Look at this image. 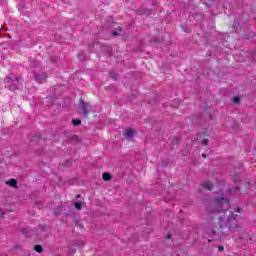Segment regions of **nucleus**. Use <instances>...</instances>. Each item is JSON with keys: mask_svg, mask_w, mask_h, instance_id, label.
<instances>
[{"mask_svg": "<svg viewBox=\"0 0 256 256\" xmlns=\"http://www.w3.org/2000/svg\"><path fill=\"white\" fill-rule=\"evenodd\" d=\"M78 113L80 117H82V119H89L90 115H92V117H97V115L95 114L97 113L95 107L89 104V102L82 101L78 108Z\"/></svg>", "mask_w": 256, "mask_h": 256, "instance_id": "nucleus-1", "label": "nucleus"}, {"mask_svg": "<svg viewBox=\"0 0 256 256\" xmlns=\"http://www.w3.org/2000/svg\"><path fill=\"white\" fill-rule=\"evenodd\" d=\"M212 205L215 207L214 211H217V213H227V211H229L231 208L229 200H225L224 197L215 198Z\"/></svg>", "mask_w": 256, "mask_h": 256, "instance_id": "nucleus-2", "label": "nucleus"}, {"mask_svg": "<svg viewBox=\"0 0 256 256\" xmlns=\"http://www.w3.org/2000/svg\"><path fill=\"white\" fill-rule=\"evenodd\" d=\"M135 135V130L133 128H129L124 132V137L126 139H131Z\"/></svg>", "mask_w": 256, "mask_h": 256, "instance_id": "nucleus-3", "label": "nucleus"}, {"mask_svg": "<svg viewBox=\"0 0 256 256\" xmlns=\"http://www.w3.org/2000/svg\"><path fill=\"white\" fill-rule=\"evenodd\" d=\"M202 187L207 189V191H213V184L210 181L202 183Z\"/></svg>", "mask_w": 256, "mask_h": 256, "instance_id": "nucleus-4", "label": "nucleus"}, {"mask_svg": "<svg viewBox=\"0 0 256 256\" xmlns=\"http://www.w3.org/2000/svg\"><path fill=\"white\" fill-rule=\"evenodd\" d=\"M6 185H10V187H17V180L12 178L10 181L6 182Z\"/></svg>", "mask_w": 256, "mask_h": 256, "instance_id": "nucleus-5", "label": "nucleus"}, {"mask_svg": "<svg viewBox=\"0 0 256 256\" xmlns=\"http://www.w3.org/2000/svg\"><path fill=\"white\" fill-rule=\"evenodd\" d=\"M102 179L104 180V181H111V174L110 173H103L102 174Z\"/></svg>", "mask_w": 256, "mask_h": 256, "instance_id": "nucleus-6", "label": "nucleus"}, {"mask_svg": "<svg viewBox=\"0 0 256 256\" xmlns=\"http://www.w3.org/2000/svg\"><path fill=\"white\" fill-rule=\"evenodd\" d=\"M34 250L36 251V253H43V246L39 245V244H36L34 246Z\"/></svg>", "mask_w": 256, "mask_h": 256, "instance_id": "nucleus-7", "label": "nucleus"}, {"mask_svg": "<svg viewBox=\"0 0 256 256\" xmlns=\"http://www.w3.org/2000/svg\"><path fill=\"white\" fill-rule=\"evenodd\" d=\"M74 207H75V209H77L78 211H81V209H83V202H75V203H74Z\"/></svg>", "mask_w": 256, "mask_h": 256, "instance_id": "nucleus-8", "label": "nucleus"}, {"mask_svg": "<svg viewBox=\"0 0 256 256\" xmlns=\"http://www.w3.org/2000/svg\"><path fill=\"white\" fill-rule=\"evenodd\" d=\"M72 124L74 125V127H77V126L81 125V120L80 119H73Z\"/></svg>", "mask_w": 256, "mask_h": 256, "instance_id": "nucleus-9", "label": "nucleus"}, {"mask_svg": "<svg viewBox=\"0 0 256 256\" xmlns=\"http://www.w3.org/2000/svg\"><path fill=\"white\" fill-rule=\"evenodd\" d=\"M202 145H209V139L204 138V139L202 140Z\"/></svg>", "mask_w": 256, "mask_h": 256, "instance_id": "nucleus-10", "label": "nucleus"}, {"mask_svg": "<svg viewBox=\"0 0 256 256\" xmlns=\"http://www.w3.org/2000/svg\"><path fill=\"white\" fill-rule=\"evenodd\" d=\"M241 99L239 97L233 98V103H240Z\"/></svg>", "mask_w": 256, "mask_h": 256, "instance_id": "nucleus-11", "label": "nucleus"}, {"mask_svg": "<svg viewBox=\"0 0 256 256\" xmlns=\"http://www.w3.org/2000/svg\"><path fill=\"white\" fill-rule=\"evenodd\" d=\"M230 215H231V217H230L229 220H228L229 223H231V221H232L233 219H235V215H234L233 213H231Z\"/></svg>", "mask_w": 256, "mask_h": 256, "instance_id": "nucleus-12", "label": "nucleus"}, {"mask_svg": "<svg viewBox=\"0 0 256 256\" xmlns=\"http://www.w3.org/2000/svg\"><path fill=\"white\" fill-rule=\"evenodd\" d=\"M234 181H241V177H239V175H236L235 178H234Z\"/></svg>", "mask_w": 256, "mask_h": 256, "instance_id": "nucleus-13", "label": "nucleus"}, {"mask_svg": "<svg viewBox=\"0 0 256 256\" xmlns=\"http://www.w3.org/2000/svg\"><path fill=\"white\" fill-rule=\"evenodd\" d=\"M218 251H225V247H223V246H218Z\"/></svg>", "mask_w": 256, "mask_h": 256, "instance_id": "nucleus-14", "label": "nucleus"}, {"mask_svg": "<svg viewBox=\"0 0 256 256\" xmlns=\"http://www.w3.org/2000/svg\"><path fill=\"white\" fill-rule=\"evenodd\" d=\"M202 157H203V159H207V154L203 153Z\"/></svg>", "mask_w": 256, "mask_h": 256, "instance_id": "nucleus-15", "label": "nucleus"}, {"mask_svg": "<svg viewBox=\"0 0 256 256\" xmlns=\"http://www.w3.org/2000/svg\"><path fill=\"white\" fill-rule=\"evenodd\" d=\"M236 213H241V208H237Z\"/></svg>", "mask_w": 256, "mask_h": 256, "instance_id": "nucleus-16", "label": "nucleus"}, {"mask_svg": "<svg viewBox=\"0 0 256 256\" xmlns=\"http://www.w3.org/2000/svg\"><path fill=\"white\" fill-rule=\"evenodd\" d=\"M2 219H5V213L1 212Z\"/></svg>", "mask_w": 256, "mask_h": 256, "instance_id": "nucleus-17", "label": "nucleus"}, {"mask_svg": "<svg viewBox=\"0 0 256 256\" xmlns=\"http://www.w3.org/2000/svg\"><path fill=\"white\" fill-rule=\"evenodd\" d=\"M119 33H117V31H114V32H112V35H118Z\"/></svg>", "mask_w": 256, "mask_h": 256, "instance_id": "nucleus-18", "label": "nucleus"}, {"mask_svg": "<svg viewBox=\"0 0 256 256\" xmlns=\"http://www.w3.org/2000/svg\"><path fill=\"white\" fill-rule=\"evenodd\" d=\"M167 239H171V234H167Z\"/></svg>", "mask_w": 256, "mask_h": 256, "instance_id": "nucleus-19", "label": "nucleus"}, {"mask_svg": "<svg viewBox=\"0 0 256 256\" xmlns=\"http://www.w3.org/2000/svg\"><path fill=\"white\" fill-rule=\"evenodd\" d=\"M219 221H220V223L223 221V217H219Z\"/></svg>", "mask_w": 256, "mask_h": 256, "instance_id": "nucleus-20", "label": "nucleus"}, {"mask_svg": "<svg viewBox=\"0 0 256 256\" xmlns=\"http://www.w3.org/2000/svg\"><path fill=\"white\" fill-rule=\"evenodd\" d=\"M36 80L39 81V77L36 76Z\"/></svg>", "mask_w": 256, "mask_h": 256, "instance_id": "nucleus-21", "label": "nucleus"}, {"mask_svg": "<svg viewBox=\"0 0 256 256\" xmlns=\"http://www.w3.org/2000/svg\"><path fill=\"white\" fill-rule=\"evenodd\" d=\"M79 197H81L80 195H77V198L79 199Z\"/></svg>", "mask_w": 256, "mask_h": 256, "instance_id": "nucleus-22", "label": "nucleus"}, {"mask_svg": "<svg viewBox=\"0 0 256 256\" xmlns=\"http://www.w3.org/2000/svg\"><path fill=\"white\" fill-rule=\"evenodd\" d=\"M236 189H238V190H239V189H241V188H239V187H236Z\"/></svg>", "mask_w": 256, "mask_h": 256, "instance_id": "nucleus-23", "label": "nucleus"}, {"mask_svg": "<svg viewBox=\"0 0 256 256\" xmlns=\"http://www.w3.org/2000/svg\"><path fill=\"white\" fill-rule=\"evenodd\" d=\"M119 31H122V29H121V28H119Z\"/></svg>", "mask_w": 256, "mask_h": 256, "instance_id": "nucleus-24", "label": "nucleus"}, {"mask_svg": "<svg viewBox=\"0 0 256 256\" xmlns=\"http://www.w3.org/2000/svg\"><path fill=\"white\" fill-rule=\"evenodd\" d=\"M43 231H45V228H43Z\"/></svg>", "mask_w": 256, "mask_h": 256, "instance_id": "nucleus-25", "label": "nucleus"}]
</instances>
